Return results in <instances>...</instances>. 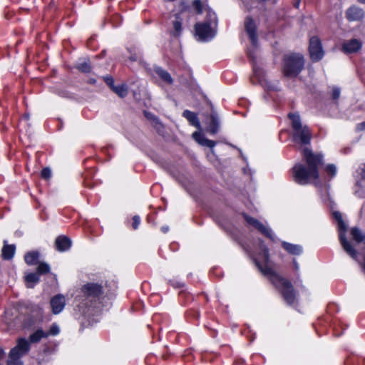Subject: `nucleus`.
Instances as JSON below:
<instances>
[{
	"mask_svg": "<svg viewBox=\"0 0 365 365\" xmlns=\"http://www.w3.org/2000/svg\"><path fill=\"white\" fill-rule=\"evenodd\" d=\"M41 176L44 179H48L51 176V171L48 168H45L41 170Z\"/></svg>",
	"mask_w": 365,
	"mask_h": 365,
	"instance_id": "36",
	"label": "nucleus"
},
{
	"mask_svg": "<svg viewBox=\"0 0 365 365\" xmlns=\"http://www.w3.org/2000/svg\"><path fill=\"white\" fill-rule=\"evenodd\" d=\"M182 19L180 17V14H177L175 16V19L173 22V31H172V35L174 36H180L182 33Z\"/></svg>",
	"mask_w": 365,
	"mask_h": 365,
	"instance_id": "21",
	"label": "nucleus"
},
{
	"mask_svg": "<svg viewBox=\"0 0 365 365\" xmlns=\"http://www.w3.org/2000/svg\"><path fill=\"white\" fill-rule=\"evenodd\" d=\"M29 349V341L25 338L19 339L16 345L10 351L8 365H16L17 361L25 355Z\"/></svg>",
	"mask_w": 365,
	"mask_h": 365,
	"instance_id": "7",
	"label": "nucleus"
},
{
	"mask_svg": "<svg viewBox=\"0 0 365 365\" xmlns=\"http://www.w3.org/2000/svg\"><path fill=\"white\" fill-rule=\"evenodd\" d=\"M282 247L289 254L299 255L302 253V247L299 245L291 244L287 242H282Z\"/></svg>",
	"mask_w": 365,
	"mask_h": 365,
	"instance_id": "17",
	"label": "nucleus"
},
{
	"mask_svg": "<svg viewBox=\"0 0 365 365\" xmlns=\"http://www.w3.org/2000/svg\"><path fill=\"white\" fill-rule=\"evenodd\" d=\"M341 93L340 88L338 87H334L332 90V98L335 101L339 98Z\"/></svg>",
	"mask_w": 365,
	"mask_h": 365,
	"instance_id": "38",
	"label": "nucleus"
},
{
	"mask_svg": "<svg viewBox=\"0 0 365 365\" xmlns=\"http://www.w3.org/2000/svg\"><path fill=\"white\" fill-rule=\"evenodd\" d=\"M83 294L79 296V309L83 314L92 312L96 308V303L102 294V287L96 283L85 284L81 289Z\"/></svg>",
	"mask_w": 365,
	"mask_h": 365,
	"instance_id": "3",
	"label": "nucleus"
},
{
	"mask_svg": "<svg viewBox=\"0 0 365 365\" xmlns=\"http://www.w3.org/2000/svg\"><path fill=\"white\" fill-rule=\"evenodd\" d=\"M351 234L353 239L358 243L363 242L365 239V235L357 227L352 228Z\"/></svg>",
	"mask_w": 365,
	"mask_h": 365,
	"instance_id": "27",
	"label": "nucleus"
},
{
	"mask_svg": "<svg viewBox=\"0 0 365 365\" xmlns=\"http://www.w3.org/2000/svg\"><path fill=\"white\" fill-rule=\"evenodd\" d=\"M192 138L201 145H203L205 137L200 132H195L192 133Z\"/></svg>",
	"mask_w": 365,
	"mask_h": 365,
	"instance_id": "33",
	"label": "nucleus"
},
{
	"mask_svg": "<svg viewBox=\"0 0 365 365\" xmlns=\"http://www.w3.org/2000/svg\"><path fill=\"white\" fill-rule=\"evenodd\" d=\"M293 133V139L295 143L303 145H309L312 138V133L307 125L296 129Z\"/></svg>",
	"mask_w": 365,
	"mask_h": 365,
	"instance_id": "9",
	"label": "nucleus"
},
{
	"mask_svg": "<svg viewBox=\"0 0 365 365\" xmlns=\"http://www.w3.org/2000/svg\"><path fill=\"white\" fill-rule=\"evenodd\" d=\"M259 252L256 255L250 253L259 270L269 278L274 287L278 289L284 300L287 304L292 306L297 301L296 293L292 283L287 279L277 274L272 269L269 256V250L263 243L259 242Z\"/></svg>",
	"mask_w": 365,
	"mask_h": 365,
	"instance_id": "1",
	"label": "nucleus"
},
{
	"mask_svg": "<svg viewBox=\"0 0 365 365\" xmlns=\"http://www.w3.org/2000/svg\"><path fill=\"white\" fill-rule=\"evenodd\" d=\"M133 228L134 230H136L138 229L140 223V218L138 215H135L133 217Z\"/></svg>",
	"mask_w": 365,
	"mask_h": 365,
	"instance_id": "40",
	"label": "nucleus"
},
{
	"mask_svg": "<svg viewBox=\"0 0 365 365\" xmlns=\"http://www.w3.org/2000/svg\"><path fill=\"white\" fill-rule=\"evenodd\" d=\"M289 118L292 121V127L293 130L303 127V125H302V123H301L300 116L298 113H290L289 114Z\"/></svg>",
	"mask_w": 365,
	"mask_h": 365,
	"instance_id": "26",
	"label": "nucleus"
},
{
	"mask_svg": "<svg viewBox=\"0 0 365 365\" xmlns=\"http://www.w3.org/2000/svg\"><path fill=\"white\" fill-rule=\"evenodd\" d=\"M4 351L2 349V348L0 347V360H1V359L4 357Z\"/></svg>",
	"mask_w": 365,
	"mask_h": 365,
	"instance_id": "46",
	"label": "nucleus"
},
{
	"mask_svg": "<svg viewBox=\"0 0 365 365\" xmlns=\"http://www.w3.org/2000/svg\"><path fill=\"white\" fill-rule=\"evenodd\" d=\"M299 5V2H298L297 4H296V7H298Z\"/></svg>",
	"mask_w": 365,
	"mask_h": 365,
	"instance_id": "49",
	"label": "nucleus"
},
{
	"mask_svg": "<svg viewBox=\"0 0 365 365\" xmlns=\"http://www.w3.org/2000/svg\"><path fill=\"white\" fill-rule=\"evenodd\" d=\"M309 51L313 61H318L324 56L322 43L317 36H313L309 40Z\"/></svg>",
	"mask_w": 365,
	"mask_h": 365,
	"instance_id": "8",
	"label": "nucleus"
},
{
	"mask_svg": "<svg viewBox=\"0 0 365 365\" xmlns=\"http://www.w3.org/2000/svg\"><path fill=\"white\" fill-rule=\"evenodd\" d=\"M182 116L185 117L192 125L197 128H200V123L195 113L185 110L182 113Z\"/></svg>",
	"mask_w": 365,
	"mask_h": 365,
	"instance_id": "19",
	"label": "nucleus"
},
{
	"mask_svg": "<svg viewBox=\"0 0 365 365\" xmlns=\"http://www.w3.org/2000/svg\"><path fill=\"white\" fill-rule=\"evenodd\" d=\"M220 128L219 118L215 113L211 115L210 122L209 123L207 130L211 134H215L218 132Z\"/></svg>",
	"mask_w": 365,
	"mask_h": 365,
	"instance_id": "20",
	"label": "nucleus"
},
{
	"mask_svg": "<svg viewBox=\"0 0 365 365\" xmlns=\"http://www.w3.org/2000/svg\"><path fill=\"white\" fill-rule=\"evenodd\" d=\"M169 283L175 287H180L182 286V284L180 282H171V281H170Z\"/></svg>",
	"mask_w": 365,
	"mask_h": 365,
	"instance_id": "43",
	"label": "nucleus"
},
{
	"mask_svg": "<svg viewBox=\"0 0 365 365\" xmlns=\"http://www.w3.org/2000/svg\"><path fill=\"white\" fill-rule=\"evenodd\" d=\"M131 60H132V61H136V58H131Z\"/></svg>",
	"mask_w": 365,
	"mask_h": 365,
	"instance_id": "50",
	"label": "nucleus"
},
{
	"mask_svg": "<svg viewBox=\"0 0 365 365\" xmlns=\"http://www.w3.org/2000/svg\"><path fill=\"white\" fill-rule=\"evenodd\" d=\"M155 72L165 83L168 84L173 83V81L170 74L165 70L160 67H157L155 68Z\"/></svg>",
	"mask_w": 365,
	"mask_h": 365,
	"instance_id": "22",
	"label": "nucleus"
},
{
	"mask_svg": "<svg viewBox=\"0 0 365 365\" xmlns=\"http://www.w3.org/2000/svg\"><path fill=\"white\" fill-rule=\"evenodd\" d=\"M50 272V267L48 264L42 262L40 263L37 267V273L38 274H47Z\"/></svg>",
	"mask_w": 365,
	"mask_h": 365,
	"instance_id": "31",
	"label": "nucleus"
},
{
	"mask_svg": "<svg viewBox=\"0 0 365 365\" xmlns=\"http://www.w3.org/2000/svg\"><path fill=\"white\" fill-rule=\"evenodd\" d=\"M53 314L61 313L66 306V299L62 294H57L51 298L50 302Z\"/></svg>",
	"mask_w": 365,
	"mask_h": 365,
	"instance_id": "12",
	"label": "nucleus"
},
{
	"mask_svg": "<svg viewBox=\"0 0 365 365\" xmlns=\"http://www.w3.org/2000/svg\"><path fill=\"white\" fill-rule=\"evenodd\" d=\"M161 230H162V232H163L164 233H166V232H168V230H169V227H168V226H163V227H161Z\"/></svg>",
	"mask_w": 365,
	"mask_h": 365,
	"instance_id": "44",
	"label": "nucleus"
},
{
	"mask_svg": "<svg viewBox=\"0 0 365 365\" xmlns=\"http://www.w3.org/2000/svg\"><path fill=\"white\" fill-rule=\"evenodd\" d=\"M245 219L246 222L257 229L262 234L264 235L266 237L271 240H274V235L272 231V230L267 227H266L264 225H263L262 222L258 221L257 220L255 219L254 217H252L250 216H248L247 215H244Z\"/></svg>",
	"mask_w": 365,
	"mask_h": 365,
	"instance_id": "10",
	"label": "nucleus"
},
{
	"mask_svg": "<svg viewBox=\"0 0 365 365\" xmlns=\"http://www.w3.org/2000/svg\"><path fill=\"white\" fill-rule=\"evenodd\" d=\"M145 115L146 116L147 118L148 119H150V120H153V121L156 122L158 124H160L158 123V120L157 118H155L153 115H152L151 113H148V112H145Z\"/></svg>",
	"mask_w": 365,
	"mask_h": 365,
	"instance_id": "41",
	"label": "nucleus"
},
{
	"mask_svg": "<svg viewBox=\"0 0 365 365\" xmlns=\"http://www.w3.org/2000/svg\"><path fill=\"white\" fill-rule=\"evenodd\" d=\"M217 22L215 19L210 22L196 24L195 26V35L199 41H208L216 34Z\"/></svg>",
	"mask_w": 365,
	"mask_h": 365,
	"instance_id": "6",
	"label": "nucleus"
},
{
	"mask_svg": "<svg viewBox=\"0 0 365 365\" xmlns=\"http://www.w3.org/2000/svg\"><path fill=\"white\" fill-rule=\"evenodd\" d=\"M39 258V253L36 251H32L26 253L24 256L25 262L29 265L36 264Z\"/></svg>",
	"mask_w": 365,
	"mask_h": 365,
	"instance_id": "23",
	"label": "nucleus"
},
{
	"mask_svg": "<svg viewBox=\"0 0 365 365\" xmlns=\"http://www.w3.org/2000/svg\"><path fill=\"white\" fill-rule=\"evenodd\" d=\"M302 154L306 165L301 163L295 164L292 170L293 180L302 185L314 180L315 185H317L316 181L319 178V169L324 163L323 155L321 153H314L307 148L302 149Z\"/></svg>",
	"mask_w": 365,
	"mask_h": 365,
	"instance_id": "2",
	"label": "nucleus"
},
{
	"mask_svg": "<svg viewBox=\"0 0 365 365\" xmlns=\"http://www.w3.org/2000/svg\"><path fill=\"white\" fill-rule=\"evenodd\" d=\"M59 333H60V328L56 323L52 324L49 330L48 331H46V334H47V337H48L49 336H56Z\"/></svg>",
	"mask_w": 365,
	"mask_h": 365,
	"instance_id": "30",
	"label": "nucleus"
},
{
	"mask_svg": "<svg viewBox=\"0 0 365 365\" xmlns=\"http://www.w3.org/2000/svg\"><path fill=\"white\" fill-rule=\"evenodd\" d=\"M245 27L252 45L256 46L257 43V26L251 17L248 16L245 19Z\"/></svg>",
	"mask_w": 365,
	"mask_h": 365,
	"instance_id": "11",
	"label": "nucleus"
},
{
	"mask_svg": "<svg viewBox=\"0 0 365 365\" xmlns=\"http://www.w3.org/2000/svg\"><path fill=\"white\" fill-rule=\"evenodd\" d=\"M43 338H47V334L43 329H38L29 336V341L31 343H37Z\"/></svg>",
	"mask_w": 365,
	"mask_h": 365,
	"instance_id": "24",
	"label": "nucleus"
},
{
	"mask_svg": "<svg viewBox=\"0 0 365 365\" xmlns=\"http://www.w3.org/2000/svg\"><path fill=\"white\" fill-rule=\"evenodd\" d=\"M25 280L27 287L32 288L39 282V274L38 273H29L25 276Z\"/></svg>",
	"mask_w": 365,
	"mask_h": 365,
	"instance_id": "25",
	"label": "nucleus"
},
{
	"mask_svg": "<svg viewBox=\"0 0 365 365\" xmlns=\"http://www.w3.org/2000/svg\"><path fill=\"white\" fill-rule=\"evenodd\" d=\"M77 68L83 73H89L91 70V67L88 61H84L79 63Z\"/></svg>",
	"mask_w": 365,
	"mask_h": 365,
	"instance_id": "32",
	"label": "nucleus"
},
{
	"mask_svg": "<svg viewBox=\"0 0 365 365\" xmlns=\"http://www.w3.org/2000/svg\"><path fill=\"white\" fill-rule=\"evenodd\" d=\"M192 6L197 14L202 12V4L200 0H194L192 1Z\"/></svg>",
	"mask_w": 365,
	"mask_h": 365,
	"instance_id": "35",
	"label": "nucleus"
},
{
	"mask_svg": "<svg viewBox=\"0 0 365 365\" xmlns=\"http://www.w3.org/2000/svg\"><path fill=\"white\" fill-rule=\"evenodd\" d=\"M361 178L357 182L355 188V194L359 197H365V164L361 168Z\"/></svg>",
	"mask_w": 365,
	"mask_h": 365,
	"instance_id": "15",
	"label": "nucleus"
},
{
	"mask_svg": "<svg viewBox=\"0 0 365 365\" xmlns=\"http://www.w3.org/2000/svg\"><path fill=\"white\" fill-rule=\"evenodd\" d=\"M333 216L338 222L339 236L343 249L351 258L356 260L358 252L346 238V225L343 221L341 214L335 211L333 212Z\"/></svg>",
	"mask_w": 365,
	"mask_h": 365,
	"instance_id": "5",
	"label": "nucleus"
},
{
	"mask_svg": "<svg viewBox=\"0 0 365 365\" xmlns=\"http://www.w3.org/2000/svg\"><path fill=\"white\" fill-rule=\"evenodd\" d=\"M255 75L259 78V83L264 87L267 88L269 90H273L274 87L268 85V83L263 79H261V71L256 69L255 68H253Z\"/></svg>",
	"mask_w": 365,
	"mask_h": 365,
	"instance_id": "29",
	"label": "nucleus"
},
{
	"mask_svg": "<svg viewBox=\"0 0 365 365\" xmlns=\"http://www.w3.org/2000/svg\"><path fill=\"white\" fill-rule=\"evenodd\" d=\"M356 129L359 130H365V121L358 124L356 126Z\"/></svg>",
	"mask_w": 365,
	"mask_h": 365,
	"instance_id": "42",
	"label": "nucleus"
},
{
	"mask_svg": "<svg viewBox=\"0 0 365 365\" xmlns=\"http://www.w3.org/2000/svg\"><path fill=\"white\" fill-rule=\"evenodd\" d=\"M56 248L59 252H65L71 246V240L66 236H59L55 242Z\"/></svg>",
	"mask_w": 365,
	"mask_h": 365,
	"instance_id": "16",
	"label": "nucleus"
},
{
	"mask_svg": "<svg viewBox=\"0 0 365 365\" xmlns=\"http://www.w3.org/2000/svg\"><path fill=\"white\" fill-rule=\"evenodd\" d=\"M326 172L330 176V178H332L336 174V168L334 165L329 164L326 167Z\"/></svg>",
	"mask_w": 365,
	"mask_h": 365,
	"instance_id": "34",
	"label": "nucleus"
},
{
	"mask_svg": "<svg viewBox=\"0 0 365 365\" xmlns=\"http://www.w3.org/2000/svg\"><path fill=\"white\" fill-rule=\"evenodd\" d=\"M364 16L363 9L356 6H350L346 11V17L349 21H360Z\"/></svg>",
	"mask_w": 365,
	"mask_h": 365,
	"instance_id": "13",
	"label": "nucleus"
},
{
	"mask_svg": "<svg viewBox=\"0 0 365 365\" xmlns=\"http://www.w3.org/2000/svg\"><path fill=\"white\" fill-rule=\"evenodd\" d=\"M89 82H90L91 83H96V80H95V79H93V78H91V79L89 80Z\"/></svg>",
	"mask_w": 365,
	"mask_h": 365,
	"instance_id": "47",
	"label": "nucleus"
},
{
	"mask_svg": "<svg viewBox=\"0 0 365 365\" xmlns=\"http://www.w3.org/2000/svg\"><path fill=\"white\" fill-rule=\"evenodd\" d=\"M362 46L360 40L353 38L345 41L342 45V51L345 53H352L359 51Z\"/></svg>",
	"mask_w": 365,
	"mask_h": 365,
	"instance_id": "14",
	"label": "nucleus"
},
{
	"mask_svg": "<svg viewBox=\"0 0 365 365\" xmlns=\"http://www.w3.org/2000/svg\"><path fill=\"white\" fill-rule=\"evenodd\" d=\"M304 59L300 53H289L283 58V73L287 77L297 76L304 68Z\"/></svg>",
	"mask_w": 365,
	"mask_h": 365,
	"instance_id": "4",
	"label": "nucleus"
},
{
	"mask_svg": "<svg viewBox=\"0 0 365 365\" xmlns=\"http://www.w3.org/2000/svg\"><path fill=\"white\" fill-rule=\"evenodd\" d=\"M202 145L210 148L211 149H213V148L216 145V142L209 140L207 138H205Z\"/></svg>",
	"mask_w": 365,
	"mask_h": 365,
	"instance_id": "39",
	"label": "nucleus"
},
{
	"mask_svg": "<svg viewBox=\"0 0 365 365\" xmlns=\"http://www.w3.org/2000/svg\"><path fill=\"white\" fill-rule=\"evenodd\" d=\"M112 90L121 98L125 97L128 94V88L125 84L115 86L114 88H112Z\"/></svg>",
	"mask_w": 365,
	"mask_h": 365,
	"instance_id": "28",
	"label": "nucleus"
},
{
	"mask_svg": "<svg viewBox=\"0 0 365 365\" xmlns=\"http://www.w3.org/2000/svg\"><path fill=\"white\" fill-rule=\"evenodd\" d=\"M6 241L5 240L4 245V247L2 248V251H1V256L4 259L9 260V259H12L14 255L16 247L14 245H6Z\"/></svg>",
	"mask_w": 365,
	"mask_h": 365,
	"instance_id": "18",
	"label": "nucleus"
},
{
	"mask_svg": "<svg viewBox=\"0 0 365 365\" xmlns=\"http://www.w3.org/2000/svg\"><path fill=\"white\" fill-rule=\"evenodd\" d=\"M293 264H294V269L296 270H298L299 268V264L297 263V262L296 261V259H294Z\"/></svg>",
	"mask_w": 365,
	"mask_h": 365,
	"instance_id": "45",
	"label": "nucleus"
},
{
	"mask_svg": "<svg viewBox=\"0 0 365 365\" xmlns=\"http://www.w3.org/2000/svg\"><path fill=\"white\" fill-rule=\"evenodd\" d=\"M361 4H365V0H357Z\"/></svg>",
	"mask_w": 365,
	"mask_h": 365,
	"instance_id": "48",
	"label": "nucleus"
},
{
	"mask_svg": "<svg viewBox=\"0 0 365 365\" xmlns=\"http://www.w3.org/2000/svg\"><path fill=\"white\" fill-rule=\"evenodd\" d=\"M104 81L105 82L107 83V85L112 89L113 88H114L115 85H114V79L113 77L111 76H105L104 78Z\"/></svg>",
	"mask_w": 365,
	"mask_h": 365,
	"instance_id": "37",
	"label": "nucleus"
}]
</instances>
